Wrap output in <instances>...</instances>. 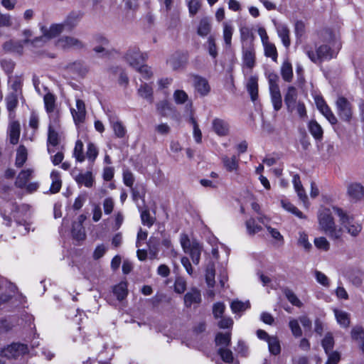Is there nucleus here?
<instances>
[{
  "label": "nucleus",
  "mask_w": 364,
  "mask_h": 364,
  "mask_svg": "<svg viewBox=\"0 0 364 364\" xmlns=\"http://www.w3.org/2000/svg\"><path fill=\"white\" fill-rule=\"evenodd\" d=\"M205 281L209 287L215 285V267L213 264H208L205 270Z\"/></svg>",
  "instance_id": "49530a36"
},
{
  "label": "nucleus",
  "mask_w": 364,
  "mask_h": 364,
  "mask_svg": "<svg viewBox=\"0 0 364 364\" xmlns=\"http://www.w3.org/2000/svg\"><path fill=\"white\" fill-rule=\"evenodd\" d=\"M141 219L143 225L150 228L154 223V219L151 217L149 211L145 210L141 213Z\"/></svg>",
  "instance_id": "338daca9"
},
{
  "label": "nucleus",
  "mask_w": 364,
  "mask_h": 364,
  "mask_svg": "<svg viewBox=\"0 0 364 364\" xmlns=\"http://www.w3.org/2000/svg\"><path fill=\"white\" fill-rule=\"evenodd\" d=\"M230 307L232 312L237 314L249 309L250 304L248 301L243 302L239 300H235L231 303Z\"/></svg>",
  "instance_id": "c03bdc74"
},
{
  "label": "nucleus",
  "mask_w": 364,
  "mask_h": 364,
  "mask_svg": "<svg viewBox=\"0 0 364 364\" xmlns=\"http://www.w3.org/2000/svg\"><path fill=\"white\" fill-rule=\"evenodd\" d=\"M289 326L291 331L292 334L295 337H300L302 335V331L299 326V321L296 319H291L289 323Z\"/></svg>",
  "instance_id": "e2e57ef3"
},
{
  "label": "nucleus",
  "mask_w": 364,
  "mask_h": 364,
  "mask_svg": "<svg viewBox=\"0 0 364 364\" xmlns=\"http://www.w3.org/2000/svg\"><path fill=\"white\" fill-rule=\"evenodd\" d=\"M277 32L279 37L281 38L282 44L286 47L289 48L291 43L289 35L290 31L287 26L284 24L277 25Z\"/></svg>",
  "instance_id": "412c9836"
},
{
  "label": "nucleus",
  "mask_w": 364,
  "mask_h": 364,
  "mask_svg": "<svg viewBox=\"0 0 364 364\" xmlns=\"http://www.w3.org/2000/svg\"><path fill=\"white\" fill-rule=\"evenodd\" d=\"M334 341L331 333H327L322 341V346L326 353H328L333 348Z\"/></svg>",
  "instance_id": "052dcab7"
},
{
  "label": "nucleus",
  "mask_w": 364,
  "mask_h": 364,
  "mask_svg": "<svg viewBox=\"0 0 364 364\" xmlns=\"http://www.w3.org/2000/svg\"><path fill=\"white\" fill-rule=\"evenodd\" d=\"M351 336L354 340L362 342V348L364 350V330L361 326H355L351 331Z\"/></svg>",
  "instance_id": "5fc2aeb1"
},
{
  "label": "nucleus",
  "mask_w": 364,
  "mask_h": 364,
  "mask_svg": "<svg viewBox=\"0 0 364 364\" xmlns=\"http://www.w3.org/2000/svg\"><path fill=\"white\" fill-rule=\"evenodd\" d=\"M246 228L248 233L250 235L255 234L262 230L261 226L255 224V220L253 218H250L246 221Z\"/></svg>",
  "instance_id": "0e129e2a"
},
{
  "label": "nucleus",
  "mask_w": 364,
  "mask_h": 364,
  "mask_svg": "<svg viewBox=\"0 0 364 364\" xmlns=\"http://www.w3.org/2000/svg\"><path fill=\"white\" fill-rule=\"evenodd\" d=\"M18 211H20L23 215V218L18 217L14 213V220L16 226V231L20 235H25L30 230V225L28 223L27 220L29 216V206L26 204H22L20 208H17Z\"/></svg>",
  "instance_id": "423d86ee"
},
{
  "label": "nucleus",
  "mask_w": 364,
  "mask_h": 364,
  "mask_svg": "<svg viewBox=\"0 0 364 364\" xmlns=\"http://www.w3.org/2000/svg\"><path fill=\"white\" fill-rule=\"evenodd\" d=\"M212 129L220 136H227L229 133V124L222 119L215 118L212 121Z\"/></svg>",
  "instance_id": "2eb2a0df"
},
{
  "label": "nucleus",
  "mask_w": 364,
  "mask_h": 364,
  "mask_svg": "<svg viewBox=\"0 0 364 364\" xmlns=\"http://www.w3.org/2000/svg\"><path fill=\"white\" fill-rule=\"evenodd\" d=\"M201 301V295L199 290L192 289L184 296V303L187 307L191 306L193 304H199Z\"/></svg>",
  "instance_id": "4be33fe9"
},
{
  "label": "nucleus",
  "mask_w": 364,
  "mask_h": 364,
  "mask_svg": "<svg viewBox=\"0 0 364 364\" xmlns=\"http://www.w3.org/2000/svg\"><path fill=\"white\" fill-rule=\"evenodd\" d=\"M318 230L326 234L333 240H341L343 229L338 228L328 208H321L318 213Z\"/></svg>",
  "instance_id": "f03ea898"
},
{
  "label": "nucleus",
  "mask_w": 364,
  "mask_h": 364,
  "mask_svg": "<svg viewBox=\"0 0 364 364\" xmlns=\"http://www.w3.org/2000/svg\"><path fill=\"white\" fill-rule=\"evenodd\" d=\"M314 245L318 250L327 252L330 250V242L325 237H318L314 240Z\"/></svg>",
  "instance_id": "09e8293b"
},
{
  "label": "nucleus",
  "mask_w": 364,
  "mask_h": 364,
  "mask_svg": "<svg viewBox=\"0 0 364 364\" xmlns=\"http://www.w3.org/2000/svg\"><path fill=\"white\" fill-rule=\"evenodd\" d=\"M189 121L193 124V137L195 141L197 143H200L202 141V133L196 119L193 116L192 112H191Z\"/></svg>",
  "instance_id": "603ef678"
},
{
  "label": "nucleus",
  "mask_w": 364,
  "mask_h": 364,
  "mask_svg": "<svg viewBox=\"0 0 364 364\" xmlns=\"http://www.w3.org/2000/svg\"><path fill=\"white\" fill-rule=\"evenodd\" d=\"M33 170L26 169L21 171L15 181V185L21 188L26 187L27 182L30 180L32 176Z\"/></svg>",
  "instance_id": "a878e982"
},
{
  "label": "nucleus",
  "mask_w": 364,
  "mask_h": 364,
  "mask_svg": "<svg viewBox=\"0 0 364 364\" xmlns=\"http://www.w3.org/2000/svg\"><path fill=\"white\" fill-rule=\"evenodd\" d=\"M98 153V149L93 143L90 142L87 144L86 156L89 161L93 163L97 157Z\"/></svg>",
  "instance_id": "864d4df0"
},
{
  "label": "nucleus",
  "mask_w": 364,
  "mask_h": 364,
  "mask_svg": "<svg viewBox=\"0 0 364 364\" xmlns=\"http://www.w3.org/2000/svg\"><path fill=\"white\" fill-rule=\"evenodd\" d=\"M72 235L75 240L79 241L85 238V229L80 223H73Z\"/></svg>",
  "instance_id": "e433bc0d"
},
{
  "label": "nucleus",
  "mask_w": 364,
  "mask_h": 364,
  "mask_svg": "<svg viewBox=\"0 0 364 364\" xmlns=\"http://www.w3.org/2000/svg\"><path fill=\"white\" fill-rule=\"evenodd\" d=\"M75 181L80 186H85L87 188H90L94 183V177L92 172L87 171L85 173H80L75 176Z\"/></svg>",
  "instance_id": "b1692460"
},
{
  "label": "nucleus",
  "mask_w": 364,
  "mask_h": 364,
  "mask_svg": "<svg viewBox=\"0 0 364 364\" xmlns=\"http://www.w3.org/2000/svg\"><path fill=\"white\" fill-rule=\"evenodd\" d=\"M188 98V95L183 90H177L173 93V99L176 104H183L187 101Z\"/></svg>",
  "instance_id": "69168bd1"
},
{
  "label": "nucleus",
  "mask_w": 364,
  "mask_h": 364,
  "mask_svg": "<svg viewBox=\"0 0 364 364\" xmlns=\"http://www.w3.org/2000/svg\"><path fill=\"white\" fill-rule=\"evenodd\" d=\"M21 205H18L16 203H6L5 204L3 217L4 220H8V223H6L7 225H10L11 218L14 219V213H15L18 217H21V218L23 217L21 212L18 211V208H20Z\"/></svg>",
  "instance_id": "f3484780"
},
{
  "label": "nucleus",
  "mask_w": 364,
  "mask_h": 364,
  "mask_svg": "<svg viewBox=\"0 0 364 364\" xmlns=\"http://www.w3.org/2000/svg\"><path fill=\"white\" fill-rule=\"evenodd\" d=\"M314 275L318 283L324 287H328L330 286V280L325 274L318 270H316L314 272Z\"/></svg>",
  "instance_id": "bf43d9fd"
},
{
  "label": "nucleus",
  "mask_w": 364,
  "mask_h": 364,
  "mask_svg": "<svg viewBox=\"0 0 364 364\" xmlns=\"http://www.w3.org/2000/svg\"><path fill=\"white\" fill-rule=\"evenodd\" d=\"M240 36H241V40L242 41V47L246 46L247 44L250 43L251 45L253 44V34L251 32V31L247 28L243 27L240 28Z\"/></svg>",
  "instance_id": "37998d69"
},
{
  "label": "nucleus",
  "mask_w": 364,
  "mask_h": 364,
  "mask_svg": "<svg viewBox=\"0 0 364 364\" xmlns=\"http://www.w3.org/2000/svg\"><path fill=\"white\" fill-rule=\"evenodd\" d=\"M247 90L251 100L255 102L258 98V78L256 76H251L247 83Z\"/></svg>",
  "instance_id": "5701e85b"
},
{
  "label": "nucleus",
  "mask_w": 364,
  "mask_h": 364,
  "mask_svg": "<svg viewBox=\"0 0 364 364\" xmlns=\"http://www.w3.org/2000/svg\"><path fill=\"white\" fill-rule=\"evenodd\" d=\"M27 159V150L23 145L19 146L17 149L16 157V165L18 167H21Z\"/></svg>",
  "instance_id": "79ce46f5"
},
{
  "label": "nucleus",
  "mask_w": 364,
  "mask_h": 364,
  "mask_svg": "<svg viewBox=\"0 0 364 364\" xmlns=\"http://www.w3.org/2000/svg\"><path fill=\"white\" fill-rule=\"evenodd\" d=\"M69 21L70 19L61 24H53L49 28L42 26L41 30L43 35L34 38L32 43L34 46H37L38 43H42L43 46L48 40L55 37L64 30H72L77 25V21L75 20V21L71 24H70Z\"/></svg>",
  "instance_id": "7ed1b4c3"
},
{
  "label": "nucleus",
  "mask_w": 364,
  "mask_h": 364,
  "mask_svg": "<svg viewBox=\"0 0 364 364\" xmlns=\"http://www.w3.org/2000/svg\"><path fill=\"white\" fill-rule=\"evenodd\" d=\"M255 50L254 45L248 43L242 47V61L245 66L252 69L255 65Z\"/></svg>",
  "instance_id": "ddd939ff"
},
{
  "label": "nucleus",
  "mask_w": 364,
  "mask_h": 364,
  "mask_svg": "<svg viewBox=\"0 0 364 364\" xmlns=\"http://www.w3.org/2000/svg\"><path fill=\"white\" fill-rule=\"evenodd\" d=\"M264 55L266 57L271 58L273 61L276 62L277 60V50L274 43L269 42L263 44Z\"/></svg>",
  "instance_id": "ea45409f"
},
{
  "label": "nucleus",
  "mask_w": 364,
  "mask_h": 364,
  "mask_svg": "<svg viewBox=\"0 0 364 364\" xmlns=\"http://www.w3.org/2000/svg\"><path fill=\"white\" fill-rule=\"evenodd\" d=\"M225 169L229 172H235L239 168V159L235 156L228 157L225 156L222 159Z\"/></svg>",
  "instance_id": "cd10ccee"
},
{
  "label": "nucleus",
  "mask_w": 364,
  "mask_h": 364,
  "mask_svg": "<svg viewBox=\"0 0 364 364\" xmlns=\"http://www.w3.org/2000/svg\"><path fill=\"white\" fill-rule=\"evenodd\" d=\"M114 294L119 301L123 300L127 296V284L126 282H120L113 289Z\"/></svg>",
  "instance_id": "4c0bfd02"
},
{
  "label": "nucleus",
  "mask_w": 364,
  "mask_h": 364,
  "mask_svg": "<svg viewBox=\"0 0 364 364\" xmlns=\"http://www.w3.org/2000/svg\"><path fill=\"white\" fill-rule=\"evenodd\" d=\"M167 64L172 69L178 70L183 66V61L179 54H173L167 60Z\"/></svg>",
  "instance_id": "3c124183"
},
{
  "label": "nucleus",
  "mask_w": 364,
  "mask_h": 364,
  "mask_svg": "<svg viewBox=\"0 0 364 364\" xmlns=\"http://www.w3.org/2000/svg\"><path fill=\"white\" fill-rule=\"evenodd\" d=\"M231 333H218L215 336V343L217 346L226 348L230 343Z\"/></svg>",
  "instance_id": "a19ab883"
},
{
  "label": "nucleus",
  "mask_w": 364,
  "mask_h": 364,
  "mask_svg": "<svg viewBox=\"0 0 364 364\" xmlns=\"http://www.w3.org/2000/svg\"><path fill=\"white\" fill-rule=\"evenodd\" d=\"M208 53L211 57L215 58L218 56V50L214 37L210 36L207 41Z\"/></svg>",
  "instance_id": "680f3d73"
},
{
  "label": "nucleus",
  "mask_w": 364,
  "mask_h": 364,
  "mask_svg": "<svg viewBox=\"0 0 364 364\" xmlns=\"http://www.w3.org/2000/svg\"><path fill=\"white\" fill-rule=\"evenodd\" d=\"M61 136V128L60 120L49 121L48 133V151L51 153L50 146H56L58 145Z\"/></svg>",
  "instance_id": "6e6552de"
},
{
  "label": "nucleus",
  "mask_w": 364,
  "mask_h": 364,
  "mask_svg": "<svg viewBox=\"0 0 364 364\" xmlns=\"http://www.w3.org/2000/svg\"><path fill=\"white\" fill-rule=\"evenodd\" d=\"M44 106L48 115L49 121L60 120V114L55 109V97L48 92L43 97Z\"/></svg>",
  "instance_id": "f8f14e48"
},
{
  "label": "nucleus",
  "mask_w": 364,
  "mask_h": 364,
  "mask_svg": "<svg viewBox=\"0 0 364 364\" xmlns=\"http://www.w3.org/2000/svg\"><path fill=\"white\" fill-rule=\"evenodd\" d=\"M319 111L332 125L337 124L338 119L328 105H326L325 107H323Z\"/></svg>",
  "instance_id": "6e6d98bb"
},
{
  "label": "nucleus",
  "mask_w": 364,
  "mask_h": 364,
  "mask_svg": "<svg viewBox=\"0 0 364 364\" xmlns=\"http://www.w3.org/2000/svg\"><path fill=\"white\" fill-rule=\"evenodd\" d=\"M110 124L117 137L122 138L125 136L127 130L122 122L113 118L110 119Z\"/></svg>",
  "instance_id": "c85d7f7f"
},
{
  "label": "nucleus",
  "mask_w": 364,
  "mask_h": 364,
  "mask_svg": "<svg viewBox=\"0 0 364 364\" xmlns=\"http://www.w3.org/2000/svg\"><path fill=\"white\" fill-rule=\"evenodd\" d=\"M322 38L323 43L318 46L316 45L315 50L309 47L306 49V55L315 63L336 57L341 47L336 36L330 31H326L322 34Z\"/></svg>",
  "instance_id": "f257e3e1"
},
{
  "label": "nucleus",
  "mask_w": 364,
  "mask_h": 364,
  "mask_svg": "<svg viewBox=\"0 0 364 364\" xmlns=\"http://www.w3.org/2000/svg\"><path fill=\"white\" fill-rule=\"evenodd\" d=\"M218 353L224 362L230 363L233 361V355L230 349L220 347L218 349Z\"/></svg>",
  "instance_id": "4d7b16f0"
},
{
  "label": "nucleus",
  "mask_w": 364,
  "mask_h": 364,
  "mask_svg": "<svg viewBox=\"0 0 364 364\" xmlns=\"http://www.w3.org/2000/svg\"><path fill=\"white\" fill-rule=\"evenodd\" d=\"M337 322L343 327L348 328L350 325V314L346 311L334 309L333 310Z\"/></svg>",
  "instance_id": "c756f323"
},
{
  "label": "nucleus",
  "mask_w": 364,
  "mask_h": 364,
  "mask_svg": "<svg viewBox=\"0 0 364 364\" xmlns=\"http://www.w3.org/2000/svg\"><path fill=\"white\" fill-rule=\"evenodd\" d=\"M334 212L339 217L341 225L346 231L353 237H358L362 231L363 226L358 222L355 221L353 216L349 215L341 208L338 207L333 208Z\"/></svg>",
  "instance_id": "20e7f679"
},
{
  "label": "nucleus",
  "mask_w": 364,
  "mask_h": 364,
  "mask_svg": "<svg viewBox=\"0 0 364 364\" xmlns=\"http://www.w3.org/2000/svg\"><path fill=\"white\" fill-rule=\"evenodd\" d=\"M28 353V346L20 343H14L3 348L1 351L2 357L8 359H17Z\"/></svg>",
  "instance_id": "0eeeda50"
},
{
  "label": "nucleus",
  "mask_w": 364,
  "mask_h": 364,
  "mask_svg": "<svg viewBox=\"0 0 364 364\" xmlns=\"http://www.w3.org/2000/svg\"><path fill=\"white\" fill-rule=\"evenodd\" d=\"M186 289V282L184 279L178 277L174 283V290L178 294H182Z\"/></svg>",
  "instance_id": "774afa93"
},
{
  "label": "nucleus",
  "mask_w": 364,
  "mask_h": 364,
  "mask_svg": "<svg viewBox=\"0 0 364 364\" xmlns=\"http://www.w3.org/2000/svg\"><path fill=\"white\" fill-rule=\"evenodd\" d=\"M193 83L196 90L201 96H205L210 92V87L205 78L198 75H194L193 77Z\"/></svg>",
  "instance_id": "4468645a"
},
{
  "label": "nucleus",
  "mask_w": 364,
  "mask_h": 364,
  "mask_svg": "<svg viewBox=\"0 0 364 364\" xmlns=\"http://www.w3.org/2000/svg\"><path fill=\"white\" fill-rule=\"evenodd\" d=\"M71 114L75 123L83 121L86 114L85 105L82 100H76V109L71 108Z\"/></svg>",
  "instance_id": "dca6fc26"
},
{
  "label": "nucleus",
  "mask_w": 364,
  "mask_h": 364,
  "mask_svg": "<svg viewBox=\"0 0 364 364\" xmlns=\"http://www.w3.org/2000/svg\"><path fill=\"white\" fill-rule=\"evenodd\" d=\"M281 205L284 210H286L287 211H288L289 213H291L296 217L301 218V219L306 218V216L305 215H304L301 211H300L296 207H295L290 202L284 200H282Z\"/></svg>",
  "instance_id": "c9c22d12"
},
{
  "label": "nucleus",
  "mask_w": 364,
  "mask_h": 364,
  "mask_svg": "<svg viewBox=\"0 0 364 364\" xmlns=\"http://www.w3.org/2000/svg\"><path fill=\"white\" fill-rule=\"evenodd\" d=\"M138 94L141 97L146 100L149 103L153 102V90L149 85H141L138 89Z\"/></svg>",
  "instance_id": "f704fd0d"
},
{
  "label": "nucleus",
  "mask_w": 364,
  "mask_h": 364,
  "mask_svg": "<svg viewBox=\"0 0 364 364\" xmlns=\"http://www.w3.org/2000/svg\"><path fill=\"white\" fill-rule=\"evenodd\" d=\"M19 93L11 92L5 98L6 108L10 113L14 112L18 103Z\"/></svg>",
  "instance_id": "2f4dec72"
},
{
  "label": "nucleus",
  "mask_w": 364,
  "mask_h": 364,
  "mask_svg": "<svg viewBox=\"0 0 364 364\" xmlns=\"http://www.w3.org/2000/svg\"><path fill=\"white\" fill-rule=\"evenodd\" d=\"M212 30L211 21L208 17L200 18L196 26V33L200 37H206Z\"/></svg>",
  "instance_id": "a211bd4d"
},
{
  "label": "nucleus",
  "mask_w": 364,
  "mask_h": 364,
  "mask_svg": "<svg viewBox=\"0 0 364 364\" xmlns=\"http://www.w3.org/2000/svg\"><path fill=\"white\" fill-rule=\"evenodd\" d=\"M309 130L311 134L316 139H321L323 137V129L321 125L315 120H311L309 122L308 125Z\"/></svg>",
  "instance_id": "473e14b6"
},
{
  "label": "nucleus",
  "mask_w": 364,
  "mask_h": 364,
  "mask_svg": "<svg viewBox=\"0 0 364 364\" xmlns=\"http://www.w3.org/2000/svg\"><path fill=\"white\" fill-rule=\"evenodd\" d=\"M336 106L339 117L345 122H350L353 114L350 102L344 97H338L336 101Z\"/></svg>",
  "instance_id": "9d476101"
},
{
  "label": "nucleus",
  "mask_w": 364,
  "mask_h": 364,
  "mask_svg": "<svg viewBox=\"0 0 364 364\" xmlns=\"http://www.w3.org/2000/svg\"><path fill=\"white\" fill-rule=\"evenodd\" d=\"M73 156L76 160L79 162H82L85 160V156L83 154V143L80 140H77L75 142Z\"/></svg>",
  "instance_id": "8fccbe9b"
},
{
  "label": "nucleus",
  "mask_w": 364,
  "mask_h": 364,
  "mask_svg": "<svg viewBox=\"0 0 364 364\" xmlns=\"http://www.w3.org/2000/svg\"><path fill=\"white\" fill-rule=\"evenodd\" d=\"M21 132L20 124L17 121H14L10 123L9 127V134L10 142L12 144H16L18 142Z\"/></svg>",
  "instance_id": "393cba45"
},
{
  "label": "nucleus",
  "mask_w": 364,
  "mask_h": 364,
  "mask_svg": "<svg viewBox=\"0 0 364 364\" xmlns=\"http://www.w3.org/2000/svg\"><path fill=\"white\" fill-rule=\"evenodd\" d=\"M181 244L184 252L190 255L193 262L195 264H198L203 250V247L200 243L196 241L191 242L188 236L183 235L181 237Z\"/></svg>",
  "instance_id": "39448f33"
},
{
  "label": "nucleus",
  "mask_w": 364,
  "mask_h": 364,
  "mask_svg": "<svg viewBox=\"0 0 364 364\" xmlns=\"http://www.w3.org/2000/svg\"><path fill=\"white\" fill-rule=\"evenodd\" d=\"M268 347L269 352L273 355H278L280 353L281 347L278 338L275 336H272L268 338Z\"/></svg>",
  "instance_id": "de8ad7c7"
},
{
  "label": "nucleus",
  "mask_w": 364,
  "mask_h": 364,
  "mask_svg": "<svg viewBox=\"0 0 364 364\" xmlns=\"http://www.w3.org/2000/svg\"><path fill=\"white\" fill-rule=\"evenodd\" d=\"M283 293L288 299V301L294 306L297 307H301L303 304L300 301V299L297 297V296L294 294V292L289 289L284 288L283 289Z\"/></svg>",
  "instance_id": "58836bf2"
},
{
  "label": "nucleus",
  "mask_w": 364,
  "mask_h": 364,
  "mask_svg": "<svg viewBox=\"0 0 364 364\" xmlns=\"http://www.w3.org/2000/svg\"><path fill=\"white\" fill-rule=\"evenodd\" d=\"M56 46L63 50H80L85 48V43L81 40L68 36H64L60 38L56 42Z\"/></svg>",
  "instance_id": "9b49d317"
},
{
  "label": "nucleus",
  "mask_w": 364,
  "mask_h": 364,
  "mask_svg": "<svg viewBox=\"0 0 364 364\" xmlns=\"http://www.w3.org/2000/svg\"><path fill=\"white\" fill-rule=\"evenodd\" d=\"M348 195L352 199L358 200L364 195V188L363 186L358 183H352L348 186Z\"/></svg>",
  "instance_id": "aec40b11"
},
{
  "label": "nucleus",
  "mask_w": 364,
  "mask_h": 364,
  "mask_svg": "<svg viewBox=\"0 0 364 364\" xmlns=\"http://www.w3.org/2000/svg\"><path fill=\"white\" fill-rule=\"evenodd\" d=\"M146 58L147 54L141 53L137 47L129 48L124 55L126 62L134 69L143 63Z\"/></svg>",
  "instance_id": "1a4fd4ad"
},
{
  "label": "nucleus",
  "mask_w": 364,
  "mask_h": 364,
  "mask_svg": "<svg viewBox=\"0 0 364 364\" xmlns=\"http://www.w3.org/2000/svg\"><path fill=\"white\" fill-rule=\"evenodd\" d=\"M233 31L234 28L232 25L227 22L223 23V39L226 46L229 47L231 46V40Z\"/></svg>",
  "instance_id": "a18cd8bd"
},
{
  "label": "nucleus",
  "mask_w": 364,
  "mask_h": 364,
  "mask_svg": "<svg viewBox=\"0 0 364 364\" xmlns=\"http://www.w3.org/2000/svg\"><path fill=\"white\" fill-rule=\"evenodd\" d=\"M281 75L285 82H291L293 78V69L291 63L284 61L281 66Z\"/></svg>",
  "instance_id": "7c9ffc66"
},
{
  "label": "nucleus",
  "mask_w": 364,
  "mask_h": 364,
  "mask_svg": "<svg viewBox=\"0 0 364 364\" xmlns=\"http://www.w3.org/2000/svg\"><path fill=\"white\" fill-rule=\"evenodd\" d=\"M271 96V101L274 109L276 111L282 108V100L279 87L269 88Z\"/></svg>",
  "instance_id": "bb28decb"
},
{
  "label": "nucleus",
  "mask_w": 364,
  "mask_h": 364,
  "mask_svg": "<svg viewBox=\"0 0 364 364\" xmlns=\"http://www.w3.org/2000/svg\"><path fill=\"white\" fill-rule=\"evenodd\" d=\"M298 244L307 251L310 250L312 247L309 241L307 234L304 232H300L299 233Z\"/></svg>",
  "instance_id": "13d9d810"
},
{
  "label": "nucleus",
  "mask_w": 364,
  "mask_h": 364,
  "mask_svg": "<svg viewBox=\"0 0 364 364\" xmlns=\"http://www.w3.org/2000/svg\"><path fill=\"white\" fill-rule=\"evenodd\" d=\"M297 99L296 89L293 86H289L284 96V102L288 111L292 112L295 109V104Z\"/></svg>",
  "instance_id": "6ab92c4d"
},
{
  "label": "nucleus",
  "mask_w": 364,
  "mask_h": 364,
  "mask_svg": "<svg viewBox=\"0 0 364 364\" xmlns=\"http://www.w3.org/2000/svg\"><path fill=\"white\" fill-rule=\"evenodd\" d=\"M50 178L52 180L50 189V192L53 193H56L60 190L62 186V181L59 172L57 171H53L50 173Z\"/></svg>",
  "instance_id": "72a5a7b5"
}]
</instances>
